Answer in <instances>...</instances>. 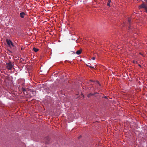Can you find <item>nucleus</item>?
Wrapping results in <instances>:
<instances>
[{
	"label": "nucleus",
	"mask_w": 147,
	"mask_h": 147,
	"mask_svg": "<svg viewBox=\"0 0 147 147\" xmlns=\"http://www.w3.org/2000/svg\"><path fill=\"white\" fill-rule=\"evenodd\" d=\"M6 67L8 70H11L13 66V64L11 62L6 63Z\"/></svg>",
	"instance_id": "1"
},
{
	"label": "nucleus",
	"mask_w": 147,
	"mask_h": 147,
	"mask_svg": "<svg viewBox=\"0 0 147 147\" xmlns=\"http://www.w3.org/2000/svg\"><path fill=\"white\" fill-rule=\"evenodd\" d=\"M139 7L140 9L144 8L145 9L146 12L147 13V5L146 3H143V4L140 5Z\"/></svg>",
	"instance_id": "2"
},
{
	"label": "nucleus",
	"mask_w": 147,
	"mask_h": 147,
	"mask_svg": "<svg viewBox=\"0 0 147 147\" xmlns=\"http://www.w3.org/2000/svg\"><path fill=\"white\" fill-rule=\"evenodd\" d=\"M50 139L49 137H47L45 138L43 141L45 144H48L50 143Z\"/></svg>",
	"instance_id": "3"
},
{
	"label": "nucleus",
	"mask_w": 147,
	"mask_h": 147,
	"mask_svg": "<svg viewBox=\"0 0 147 147\" xmlns=\"http://www.w3.org/2000/svg\"><path fill=\"white\" fill-rule=\"evenodd\" d=\"M6 41L8 45L10 47H11V46L14 47V45L12 42L10 40L7 39L6 40Z\"/></svg>",
	"instance_id": "4"
},
{
	"label": "nucleus",
	"mask_w": 147,
	"mask_h": 147,
	"mask_svg": "<svg viewBox=\"0 0 147 147\" xmlns=\"http://www.w3.org/2000/svg\"><path fill=\"white\" fill-rule=\"evenodd\" d=\"M98 92H95L94 93H90L87 95V96L88 98L90 97L91 96H95V97H96L97 96L95 94H98Z\"/></svg>",
	"instance_id": "5"
},
{
	"label": "nucleus",
	"mask_w": 147,
	"mask_h": 147,
	"mask_svg": "<svg viewBox=\"0 0 147 147\" xmlns=\"http://www.w3.org/2000/svg\"><path fill=\"white\" fill-rule=\"evenodd\" d=\"M20 15L21 18H23L26 14L24 12H22L20 13Z\"/></svg>",
	"instance_id": "6"
},
{
	"label": "nucleus",
	"mask_w": 147,
	"mask_h": 147,
	"mask_svg": "<svg viewBox=\"0 0 147 147\" xmlns=\"http://www.w3.org/2000/svg\"><path fill=\"white\" fill-rule=\"evenodd\" d=\"M82 51V50L80 49V50H78L76 52V53L78 55H79L81 54Z\"/></svg>",
	"instance_id": "7"
},
{
	"label": "nucleus",
	"mask_w": 147,
	"mask_h": 147,
	"mask_svg": "<svg viewBox=\"0 0 147 147\" xmlns=\"http://www.w3.org/2000/svg\"><path fill=\"white\" fill-rule=\"evenodd\" d=\"M33 94V95L34 96L36 94V91H35L34 90H32L30 91Z\"/></svg>",
	"instance_id": "8"
},
{
	"label": "nucleus",
	"mask_w": 147,
	"mask_h": 147,
	"mask_svg": "<svg viewBox=\"0 0 147 147\" xmlns=\"http://www.w3.org/2000/svg\"><path fill=\"white\" fill-rule=\"evenodd\" d=\"M33 50L35 52H37L38 51V49L35 47L33 48Z\"/></svg>",
	"instance_id": "9"
},
{
	"label": "nucleus",
	"mask_w": 147,
	"mask_h": 147,
	"mask_svg": "<svg viewBox=\"0 0 147 147\" xmlns=\"http://www.w3.org/2000/svg\"><path fill=\"white\" fill-rule=\"evenodd\" d=\"M22 90L23 92L24 93V94H25V92L26 91V90L25 88H22Z\"/></svg>",
	"instance_id": "10"
},
{
	"label": "nucleus",
	"mask_w": 147,
	"mask_h": 147,
	"mask_svg": "<svg viewBox=\"0 0 147 147\" xmlns=\"http://www.w3.org/2000/svg\"><path fill=\"white\" fill-rule=\"evenodd\" d=\"M111 2V0H109L108 2L107 3V5L109 7L110 6V3Z\"/></svg>",
	"instance_id": "11"
},
{
	"label": "nucleus",
	"mask_w": 147,
	"mask_h": 147,
	"mask_svg": "<svg viewBox=\"0 0 147 147\" xmlns=\"http://www.w3.org/2000/svg\"><path fill=\"white\" fill-rule=\"evenodd\" d=\"M128 22L129 23V24H130V23L131 22V19H130L129 18L128 20Z\"/></svg>",
	"instance_id": "12"
},
{
	"label": "nucleus",
	"mask_w": 147,
	"mask_h": 147,
	"mask_svg": "<svg viewBox=\"0 0 147 147\" xmlns=\"http://www.w3.org/2000/svg\"><path fill=\"white\" fill-rule=\"evenodd\" d=\"M88 67H90V68H94L93 67H92V66H90V65H88Z\"/></svg>",
	"instance_id": "13"
},
{
	"label": "nucleus",
	"mask_w": 147,
	"mask_h": 147,
	"mask_svg": "<svg viewBox=\"0 0 147 147\" xmlns=\"http://www.w3.org/2000/svg\"><path fill=\"white\" fill-rule=\"evenodd\" d=\"M105 98V99L107 98V96H105L104 97H102V98Z\"/></svg>",
	"instance_id": "14"
},
{
	"label": "nucleus",
	"mask_w": 147,
	"mask_h": 147,
	"mask_svg": "<svg viewBox=\"0 0 147 147\" xmlns=\"http://www.w3.org/2000/svg\"><path fill=\"white\" fill-rule=\"evenodd\" d=\"M130 27H131V26L130 25H129V30H130Z\"/></svg>",
	"instance_id": "15"
},
{
	"label": "nucleus",
	"mask_w": 147,
	"mask_h": 147,
	"mask_svg": "<svg viewBox=\"0 0 147 147\" xmlns=\"http://www.w3.org/2000/svg\"><path fill=\"white\" fill-rule=\"evenodd\" d=\"M92 59L93 60H94L95 59V57H93L92 58Z\"/></svg>",
	"instance_id": "16"
},
{
	"label": "nucleus",
	"mask_w": 147,
	"mask_h": 147,
	"mask_svg": "<svg viewBox=\"0 0 147 147\" xmlns=\"http://www.w3.org/2000/svg\"><path fill=\"white\" fill-rule=\"evenodd\" d=\"M145 2L147 3V0H145Z\"/></svg>",
	"instance_id": "17"
},
{
	"label": "nucleus",
	"mask_w": 147,
	"mask_h": 147,
	"mask_svg": "<svg viewBox=\"0 0 147 147\" xmlns=\"http://www.w3.org/2000/svg\"><path fill=\"white\" fill-rule=\"evenodd\" d=\"M21 50H23V48H22H22H21Z\"/></svg>",
	"instance_id": "18"
}]
</instances>
